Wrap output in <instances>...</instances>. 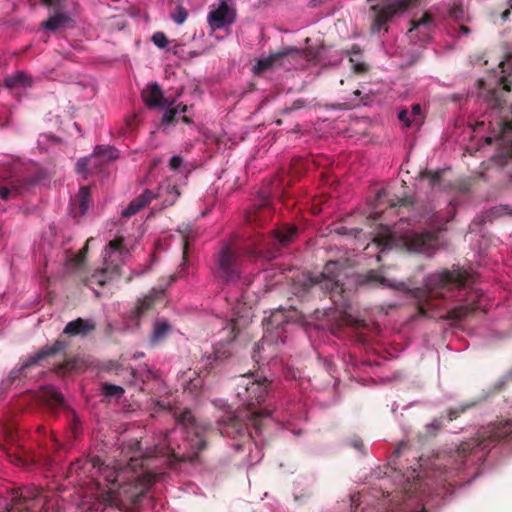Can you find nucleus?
I'll use <instances>...</instances> for the list:
<instances>
[{"label":"nucleus","mask_w":512,"mask_h":512,"mask_svg":"<svg viewBox=\"0 0 512 512\" xmlns=\"http://www.w3.org/2000/svg\"><path fill=\"white\" fill-rule=\"evenodd\" d=\"M508 14H509V11H508V10H507V11H504V12L502 13V19H503V20H506V19H507V17H508Z\"/></svg>","instance_id":"09e8293b"},{"label":"nucleus","mask_w":512,"mask_h":512,"mask_svg":"<svg viewBox=\"0 0 512 512\" xmlns=\"http://www.w3.org/2000/svg\"><path fill=\"white\" fill-rule=\"evenodd\" d=\"M422 178H429L430 180V183L432 185H435V183L438 181V173H432V172H423L422 173Z\"/></svg>","instance_id":"c9c22d12"},{"label":"nucleus","mask_w":512,"mask_h":512,"mask_svg":"<svg viewBox=\"0 0 512 512\" xmlns=\"http://www.w3.org/2000/svg\"><path fill=\"white\" fill-rule=\"evenodd\" d=\"M455 416L451 413L450 414V420H452Z\"/></svg>","instance_id":"4d7b16f0"},{"label":"nucleus","mask_w":512,"mask_h":512,"mask_svg":"<svg viewBox=\"0 0 512 512\" xmlns=\"http://www.w3.org/2000/svg\"><path fill=\"white\" fill-rule=\"evenodd\" d=\"M417 0H387L382 4H372L374 11L373 30L379 31L395 14L400 13L411 5H415Z\"/></svg>","instance_id":"ddd939ff"},{"label":"nucleus","mask_w":512,"mask_h":512,"mask_svg":"<svg viewBox=\"0 0 512 512\" xmlns=\"http://www.w3.org/2000/svg\"><path fill=\"white\" fill-rule=\"evenodd\" d=\"M433 27V19L430 15L425 14L420 20L414 22L413 27L409 30L410 38L421 35L420 42H426L430 38V32Z\"/></svg>","instance_id":"f3484780"},{"label":"nucleus","mask_w":512,"mask_h":512,"mask_svg":"<svg viewBox=\"0 0 512 512\" xmlns=\"http://www.w3.org/2000/svg\"><path fill=\"white\" fill-rule=\"evenodd\" d=\"M154 197L155 195L151 191H144L139 197L131 201L128 207L122 211V215L129 217L136 214L141 208L150 203Z\"/></svg>","instance_id":"aec40b11"},{"label":"nucleus","mask_w":512,"mask_h":512,"mask_svg":"<svg viewBox=\"0 0 512 512\" xmlns=\"http://www.w3.org/2000/svg\"><path fill=\"white\" fill-rule=\"evenodd\" d=\"M187 11L182 8V7H179L173 14H172V19L173 21L176 23V24H183L185 22V20L187 19Z\"/></svg>","instance_id":"72a5a7b5"},{"label":"nucleus","mask_w":512,"mask_h":512,"mask_svg":"<svg viewBox=\"0 0 512 512\" xmlns=\"http://www.w3.org/2000/svg\"><path fill=\"white\" fill-rule=\"evenodd\" d=\"M421 472L413 468L406 476V486L401 504H398L400 512H425L423 507V496L427 483L424 482Z\"/></svg>","instance_id":"9b49d317"},{"label":"nucleus","mask_w":512,"mask_h":512,"mask_svg":"<svg viewBox=\"0 0 512 512\" xmlns=\"http://www.w3.org/2000/svg\"><path fill=\"white\" fill-rule=\"evenodd\" d=\"M508 69H512V55H506L498 66L496 82L502 88L485 91V83L479 80V96L484 98L492 110V119L488 120L489 135L485 138L486 143H495L501 156L512 158V121L507 119L505 100L502 98V94L511 89V83L506 77Z\"/></svg>","instance_id":"20e7f679"},{"label":"nucleus","mask_w":512,"mask_h":512,"mask_svg":"<svg viewBox=\"0 0 512 512\" xmlns=\"http://www.w3.org/2000/svg\"><path fill=\"white\" fill-rule=\"evenodd\" d=\"M368 279L370 281H375L385 287L396 288V289H401L404 287L403 283H397L394 280H390V279L386 278L381 272H374V271L370 272Z\"/></svg>","instance_id":"c85d7f7f"},{"label":"nucleus","mask_w":512,"mask_h":512,"mask_svg":"<svg viewBox=\"0 0 512 512\" xmlns=\"http://www.w3.org/2000/svg\"><path fill=\"white\" fill-rule=\"evenodd\" d=\"M183 164V160L180 156H173L170 159L169 166L172 170H179Z\"/></svg>","instance_id":"f704fd0d"},{"label":"nucleus","mask_w":512,"mask_h":512,"mask_svg":"<svg viewBox=\"0 0 512 512\" xmlns=\"http://www.w3.org/2000/svg\"><path fill=\"white\" fill-rule=\"evenodd\" d=\"M398 119L403 123L405 127H416L419 128L424 120L421 106L415 104L412 106L411 111L402 110L398 114Z\"/></svg>","instance_id":"a211bd4d"},{"label":"nucleus","mask_w":512,"mask_h":512,"mask_svg":"<svg viewBox=\"0 0 512 512\" xmlns=\"http://www.w3.org/2000/svg\"><path fill=\"white\" fill-rule=\"evenodd\" d=\"M130 246L125 242L123 236H116L110 240L103 252V267L96 270L89 278L88 283L104 285L108 280L120 274L121 267L128 259Z\"/></svg>","instance_id":"1a4fd4ad"},{"label":"nucleus","mask_w":512,"mask_h":512,"mask_svg":"<svg viewBox=\"0 0 512 512\" xmlns=\"http://www.w3.org/2000/svg\"><path fill=\"white\" fill-rule=\"evenodd\" d=\"M488 438L501 439L512 434V421L499 422L492 425L487 431Z\"/></svg>","instance_id":"412c9836"},{"label":"nucleus","mask_w":512,"mask_h":512,"mask_svg":"<svg viewBox=\"0 0 512 512\" xmlns=\"http://www.w3.org/2000/svg\"><path fill=\"white\" fill-rule=\"evenodd\" d=\"M276 256V250H273V251H267L263 257L267 260H270L272 258H274Z\"/></svg>","instance_id":"79ce46f5"},{"label":"nucleus","mask_w":512,"mask_h":512,"mask_svg":"<svg viewBox=\"0 0 512 512\" xmlns=\"http://www.w3.org/2000/svg\"><path fill=\"white\" fill-rule=\"evenodd\" d=\"M219 425L221 426L220 432L222 435L232 437L233 439H236V437L240 438L233 446L237 451L248 450L247 462L250 465L256 464L262 459L261 449L238 416L229 412L219 421Z\"/></svg>","instance_id":"9d476101"},{"label":"nucleus","mask_w":512,"mask_h":512,"mask_svg":"<svg viewBox=\"0 0 512 512\" xmlns=\"http://www.w3.org/2000/svg\"><path fill=\"white\" fill-rule=\"evenodd\" d=\"M354 446L359 449L360 448V443L359 442H355Z\"/></svg>","instance_id":"603ef678"},{"label":"nucleus","mask_w":512,"mask_h":512,"mask_svg":"<svg viewBox=\"0 0 512 512\" xmlns=\"http://www.w3.org/2000/svg\"><path fill=\"white\" fill-rule=\"evenodd\" d=\"M187 247H188V239L185 237L183 240V254L184 255L186 254Z\"/></svg>","instance_id":"49530a36"},{"label":"nucleus","mask_w":512,"mask_h":512,"mask_svg":"<svg viewBox=\"0 0 512 512\" xmlns=\"http://www.w3.org/2000/svg\"><path fill=\"white\" fill-rule=\"evenodd\" d=\"M260 278H262V276H261V274H258L254 279L259 280Z\"/></svg>","instance_id":"5fc2aeb1"},{"label":"nucleus","mask_w":512,"mask_h":512,"mask_svg":"<svg viewBox=\"0 0 512 512\" xmlns=\"http://www.w3.org/2000/svg\"><path fill=\"white\" fill-rule=\"evenodd\" d=\"M182 120L186 123H189V119L186 116H182Z\"/></svg>","instance_id":"8fccbe9b"},{"label":"nucleus","mask_w":512,"mask_h":512,"mask_svg":"<svg viewBox=\"0 0 512 512\" xmlns=\"http://www.w3.org/2000/svg\"><path fill=\"white\" fill-rule=\"evenodd\" d=\"M10 190L7 187H0V197L2 199H8Z\"/></svg>","instance_id":"ea45409f"},{"label":"nucleus","mask_w":512,"mask_h":512,"mask_svg":"<svg viewBox=\"0 0 512 512\" xmlns=\"http://www.w3.org/2000/svg\"><path fill=\"white\" fill-rule=\"evenodd\" d=\"M425 477L426 478L430 477L426 471H425Z\"/></svg>","instance_id":"13d9d810"},{"label":"nucleus","mask_w":512,"mask_h":512,"mask_svg":"<svg viewBox=\"0 0 512 512\" xmlns=\"http://www.w3.org/2000/svg\"><path fill=\"white\" fill-rule=\"evenodd\" d=\"M103 393L108 397L119 398L123 395L124 390L122 387L113 384H104Z\"/></svg>","instance_id":"7c9ffc66"},{"label":"nucleus","mask_w":512,"mask_h":512,"mask_svg":"<svg viewBox=\"0 0 512 512\" xmlns=\"http://www.w3.org/2000/svg\"><path fill=\"white\" fill-rule=\"evenodd\" d=\"M30 78L23 72H16L13 75L7 76L5 79V85L10 88L27 87L30 86Z\"/></svg>","instance_id":"5701e85b"},{"label":"nucleus","mask_w":512,"mask_h":512,"mask_svg":"<svg viewBox=\"0 0 512 512\" xmlns=\"http://www.w3.org/2000/svg\"><path fill=\"white\" fill-rule=\"evenodd\" d=\"M287 378H296V372L290 368L285 372Z\"/></svg>","instance_id":"a18cd8bd"},{"label":"nucleus","mask_w":512,"mask_h":512,"mask_svg":"<svg viewBox=\"0 0 512 512\" xmlns=\"http://www.w3.org/2000/svg\"><path fill=\"white\" fill-rule=\"evenodd\" d=\"M70 21L69 17L62 13H57L50 17L47 21L43 23V27L49 30H57L59 28L64 27Z\"/></svg>","instance_id":"cd10ccee"},{"label":"nucleus","mask_w":512,"mask_h":512,"mask_svg":"<svg viewBox=\"0 0 512 512\" xmlns=\"http://www.w3.org/2000/svg\"><path fill=\"white\" fill-rule=\"evenodd\" d=\"M236 13L225 1H220L208 14V24L212 30H220L235 22Z\"/></svg>","instance_id":"2eb2a0df"},{"label":"nucleus","mask_w":512,"mask_h":512,"mask_svg":"<svg viewBox=\"0 0 512 512\" xmlns=\"http://www.w3.org/2000/svg\"><path fill=\"white\" fill-rule=\"evenodd\" d=\"M466 281L467 276L461 270H443L428 275L423 295L417 301L419 314L430 318L443 317L444 314L440 312L441 304L434 302L454 297L455 289L464 286Z\"/></svg>","instance_id":"39448f33"},{"label":"nucleus","mask_w":512,"mask_h":512,"mask_svg":"<svg viewBox=\"0 0 512 512\" xmlns=\"http://www.w3.org/2000/svg\"><path fill=\"white\" fill-rule=\"evenodd\" d=\"M485 125V120L479 121L476 123V126L474 127V130H478L480 126Z\"/></svg>","instance_id":"de8ad7c7"},{"label":"nucleus","mask_w":512,"mask_h":512,"mask_svg":"<svg viewBox=\"0 0 512 512\" xmlns=\"http://www.w3.org/2000/svg\"><path fill=\"white\" fill-rule=\"evenodd\" d=\"M152 42L158 48L163 49L167 46L168 39L163 32H156L152 36Z\"/></svg>","instance_id":"2f4dec72"},{"label":"nucleus","mask_w":512,"mask_h":512,"mask_svg":"<svg viewBox=\"0 0 512 512\" xmlns=\"http://www.w3.org/2000/svg\"><path fill=\"white\" fill-rule=\"evenodd\" d=\"M420 461H421V463L419 464V467H420L421 469H423V468H424V464L422 463L423 459H420Z\"/></svg>","instance_id":"864d4df0"},{"label":"nucleus","mask_w":512,"mask_h":512,"mask_svg":"<svg viewBox=\"0 0 512 512\" xmlns=\"http://www.w3.org/2000/svg\"><path fill=\"white\" fill-rule=\"evenodd\" d=\"M153 302H154V298L151 296H146L145 298L140 299L138 301L137 307H136L135 311L133 312V314L136 317L140 316L141 314H143L146 310H148L152 306Z\"/></svg>","instance_id":"c756f323"},{"label":"nucleus","mask_w":512,"mask_h":512,"mask_svg":"<svg viewBox=\"0 0 512 512\" xmlns=\"http://www.w3.org/2000/svg\"><path fill=\"white\" fill-rule=\"evenodd\" d=\"M74 203H77L79 206V214L85 215L90 206V188L81 187L74 199Z\"/></svg>","instance_id":"393cba45"},{"label":"nucleus","mask_w":512,"mask_h":512,"mask_svg":"<svg viewBox=\"0 0 512 512\" xmlns=\"http://www.w3.org/2000/svg\"><path fill=\"white\" fill-rule=\"evenodd\" d=\"M354 69H355L356 72H362V71L365 70V66H364L363 63H356L354 65Z\"/></svg>","instance_id":"37998d69"},{"label":"nucleus","mask_w":512,"mask_h":512,"mask_svg":"<svg viewBox=\"0 0 512 512\" xmlns=\"http://www.w3.org/2000/svg\"><path fill=\"white\" fill-rule=\"evenodd\" d=\"M405 199L390 198L387 189L377 191L375 199L369 203L370 221L377 223V230L373 232L372 243L366 246V250L375 248L383 253L393 247L405 249L410 252L430 255L438 246L436 233L444 228L445 223L454 216V207H449L446 217L438 212L426 211L417 218L401 219L393 229L383 221L388 215H393L396 206H403Z\"/></svg>","instance_id":"f03ea898"},{"label":"nucleus","mask_w":512,"mask_h":512,"mask_svg":"<svg viewBox=\"0 0 512 512\" xmlns=\"http://www.w3.org/2000/svg\"><path fill=\"white\" fill-rule=\"evenodd\" d=\"M326 48L321 45L316 51L309 48L307 51H300L296 48H290L281 52H276L267 56H262L256 60L253 66V72L259 74L266 71H272L282 66L284 68H291L297 65H302L301 60L307 62H317L323 57Z\"/></svg>","instance_id":"0eeeda50"},{"label":"nucleus","mask_w":512,"mask_h":512,"mask_svg":"<svg viewBox=\"0 0 512 512\" xmlns=\"http://www.w3.org/2000/svg\"><path fill=\"white\" fill-rule=\"evenodd\" d=\"M241 256L231 246H225L219 255L218 275L228 288L226 300L233 304V315L229 323L222 329V333L229 336L227 342H219L213 346V353L208 355L206 361H218L231 354V343L236 338V330L249 322L252 317V300L244 292V288L253 285L250 276L240 275Z\"/></svg>","instance_id":"7ed1b4c3"},{"label":"nucleus","mask_w":512,"mask_h":512,"mask_svg":"<svg viewBox=\"0 0 512 512\" xmlns=\"http://www.w3.org/2000/svg\"><path fill=\"white\" fill-rule=\"evenodd\" d=\"M142 97L146 105L149 107L167 108L163 116V122L166 124L171 123L177 114H184L187 111V106L178 104L176 107H171V103L164 100L163 92L156 83H151L142 91Z\"/></svg>","instance_id":"f8f14e48"},{"label":"nucleus","mask_w":512,"mask_h":512,"mask_svg":"<svg viewBox=\"0 0 512 512\" xmlns=\"http://www.w3.org/2000/svg\"><path fill=\"white\" fill-rule=\"evenodd\" d=\"M170 332V325L164 321L159 320L155 323L154 329L151 335V342L153 344L159 343L164 340Z\"/></svg>","instance_id":"a878e982"},{"label":"nucleus","mask_w":512,"mask_h":512,"mask_svg":"<svg viewBox=\"0 0 512 512\" xmlns=\"http://www.w3.org/2000/svg\"><path fill=\"white\" fill-rule=\"evenodd\" d=\"M269 391V381L266 377L247 373L238 379L237 398L245 409L242 416L253 422L257 431L260 429L259 421L270 416L269 411L256 407L265 401Z\"/></svg>","instance_id":"423d86ee"},{"label":"nucleus","mask_w":512,"mask_h":512,"mask_svg":"<svg viewBox=\"0 0 512 512\" xmlns=\"http://www.w3.org/2000/svg\"><path fill=\"white\" fill-rule=\"evenodd\" d=\"M47 393L50 396L48 401L51 404H53V405H62L63 404V402H64L63 396L58 391H56L54 388L48 389Z\"/></svg>","instance_id":"473e14b6"},{"label":"nucleus","mask_w":512,"mask_h":512,"mask_svg":"<svg viewBox=\"0 0 512 512\" xmlns=\"http://www.w3.org/2000/svg\"><path fill=\"white\" fill-rule=\"evenodd\" d=\"M119 152L117 149L110 146H97L94 150V154L90 158H81L76 163V171L79 174L85 175L88 167L93 163L97 164L99 158L104 159H116L118 158Z\"/></svg>","instance_id":"dca6fc26"},{"label":"nucleus","mask_w":512,"mask_h":512,"mask_svg":"<svg viewBox=\"0 0 512 512\" xmlns=\"http://www.w3.org/2000/svg\"><path fill=\"white\" fill-rule=\"evenodd\" d=\"M157 196L164 198L163 203L166 206H170V205H173L175 203L176 199L179 197V192L175 186L162 184L159 187Z\"/></svg>","instance_id":"b1692460"},{"label":"nucleus","mask_w":512,"mask_h":512,"mask_svg":"<svg viewBox=\"0 0 512 512\" xmlns=\"http://www.w3.org/2000/svg\"><path fill=\"white\" fill-rule=\"evenodd\" d=\"M296 229L294 227L283 225L273 232V239L280 245H286L296 236Z\"/></svg>","instance_id":"4be33fe9"},{"label":"nucleus","mask_w":512,"mask_h":512,"mask_svg":"<svg viewBox=\"0 0 512 512\" xmlns=\"http://www.w3.org/2000/svg\"><path fill=\"white\" fill-rule=\"evenodd\" d=\"M93 241V238H90L87 240L86 242V245L83 249V251H81L80 253L78 254H70L67 259H66V267L67 269H75V268H78L79 266H81L85 260V254L88 250V247L90 246V244L92 243Z\"/></svg>","instance_id":"bb28decb"},{"label":"nucleus","mask_w":512,"mask_h":512,"mask_svg":"<svg viewBox=\"0 0 512 512\" xmlns=\"http://www.w3.org/2000/svg\"><path fill=\"white\" fill-rule=\"evenodd\" d=\"M341 275V265L337 261L326 263L321 273L304 274L305 281L309 285L319 284L322 289L332 291L339 286Z\"/></svg>","instance_id":"4468645a"},{"label":"nucleus","mask_w":512,"mask_h":512,"mask_svg":"<svg viewBox=\"0 0 512 512\" xmlns=\"http://www.w3.org/2000/svg\"><path fill=\"white\" fill-rule=\"evenodd\" d=\"M464 315H465V313H462L461 311H459V312L456 314V316H457V317H462V316H464Z\"/></svg>","instance_id":"3c124183"},{"label":"nucleus","mask_w":512,"mask_h":512,"mask_svg":"<svg viewBox=\"0 0 512 512\" xmlns=\"http://www.w3.org/2000/svg\"><path fill=\"white\" fill-rule=\"evenodd\" d=\"M511 110H512V104H511Z\"/></svg>","instance_id":"bf43d9fd"},{"label":"nucleus","mask_w":512,"mask_h":512,"mask_svg":"<svg viewBox=\"0 0 512 512\" xmlns=\"http://www.w3.org/2000/svg\"><path fill=\"white\" fill-rule=\"evenodd\" d=\"M56 350H48V351H42L40 354L37 355V359H41L46 355L54 353Z\"/></svg>","instance_id":"c03bdc74"},{"label":"nucleus","mask_w":512,"mask_h":512,"mask_svg":"<svg viewBox=\"0 0 512 512\" xmlns=\"http://www.w3.org/2000/svg\"><path fill=\"white\" fill-rule=\"evenodd\" d=\"M202 379L201 377H197L196 379L192 380L191 383L186 387V389L193 391L194 389H197L202 386Z\"/></svg>","instance_id":"e433bc0d"},{"label":"nucleus","mask_w":512,"mask_h":512,"mask_svg":"<svg viewBox=\"0 0 512 512\" xmlns=\"http://www.w3.org/2000/svg\"><path fill=\"white\" fill-rule=\"evenodd\" d=\"M291 323L284 320L282 311H275L266 323V331L253 351V359L256 363L266 360H274L280 344L284 343L283 333L288 331Z\"/></svg>","instance_id":"6e6552de"},{"label":"nucleus","mask_w":512,"mask_h":512,"mask_svg":"<svg viewBox=\"0 0 512 512\" xmlns=\"http://www.w3.org/2000/svg\"><path fill=\"white\" fill-rule=\"evenodd\" d=\"M47 5L51 4V0H44Z\"/></svg>","instance_id":"6e6d98bb"},{"label":"nucleus","mask_w":512,"mask_h":512,"mask_svg":"<svg viewBox=\"0 0 512 512\" xmlns=\"http://www.w3.org/2000/svg\"><path fill=\"white\" fill-rule=\"evenodd\" d=\"M200 426L190 411H184L176 427L157 439L153 449L143 451L137 440L131 441L124 451L129 463L123 469L119 463H101L93 458L89 466L97 468L98 477L84 498L92 500L93 507L119 506L123 501L137 502L165 474L168 467L178 461L193 460L205 447Z\"/></svg>","instance_id":"f257e3e1"},{"label":"nucleus","mask_w":512,"mask_h":512,"mask_svg":"<svg viewBox=\"0 0 512 512\" xmlns=\"http://www.w3.org/2000/svg\"><path fill=\"white\" fill-rule=\"evenodd\" d=\"M470 30L468 27L464 26V25H460L459 27V32L457 33V36H461V35H467L469 34ZM453 36H456V33L454 32H451Z\"/></svg>","instance_id":"4c0bfd02"},{"label":"nucleus","mask_w":512,"mask_h":512,"mask_svg":"<svg viewBox=\"0 0 512 512\" xmlns=\"http://www.w3.org/2000/svg\"><path fill=\"white\" fill-rule=\"evenodd\" d=\"M95 327L91 320H84L78 318L77 320L69 322L65 328L64 333L72 336L85 335Z\"/></svg>","instance_id":"6ab92c4d"},{"label":"nucleus","mask_w":512,"mask_h":512,"mask_svg":"<svg viewBox=\"0 0 512 512\" xmlns=\"http://www.w3.org/2000/svg\"><path fill=\"white\" fill-rule=\"evenodd\" d=\"M463 11L460 8H455L451 11V16L455 19H458L460 17V14H462Z\"/></svg>","instance_id":"a19ab883"},{"label":"nucleus","mask_w":512,"mask_h":512,"mask_svg":"<svg viewBox=\"0 0 512 512\" xmlns=\"http://www.w3.org/2000/svg\"><path fill=\"white\" fill-rule=\"evenodd\" d=\"M82 466H81V462L80 461H77L75 463H73L70 467V475H72L73 473H77L79 469H81Z\"/></svg>","instance_id":"58836bf2"}]
</instances>
